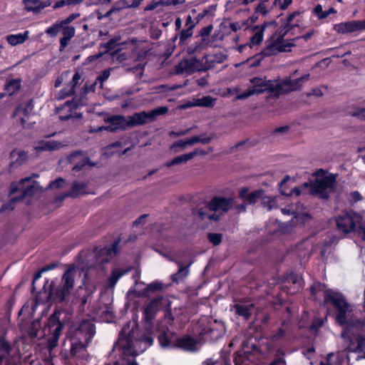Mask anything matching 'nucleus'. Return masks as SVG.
Returning <instances> with one entry per match:
<instances>
[{"mask_svg": "<svg viewBox=\"0 0 365 365\" xmlns=\"http://www.w3.org/2000/svg\"><path fill=\"white\" fill-rule=\"evenodd\" d=\"M274 350L273 337H262L259 334H247L242 342L241 349L234 356L235 365H258L262 355Z\"/></svg>", "mask_w": 365, "mask_h": 365, "instance_id": "nucleus-1", "label": "nucleus"}, {"mask_svg": "<svg viewBox=\"0 0 365 365\" xmlns=\"http://www.w3.org/2000/svg\"><path fill=\"white\" fill-rule=\"evenodd\" d=\"M313 175L314 180L303 184L305 188H309L311 195L321 199H327L334 192L336 185L334 175L328 173L322 169L317 170Z\"/></svg>", "mask_w": 365, "mask_h": 365, "instance_id": "nucleus-2", "label": "nucleus"}, {"mask_svg": "<svg viewBox=\"0 0 365 365\" xmlns=\"http://www.w3.org/2000/svg\"><path fill=\"white\" fill-rule=\"evenodd\" d=\"M299 16V13L295 11L290 14L287 21L282 26L279 32V36L275 39V51L279 52H289L291 51L292 47L294 46L293 39H284V36L289 35V36L294 34V30L298 27L299 20L294 21L297 16Z\"/></svg>", "mask_w": 365, "mask_h": 365, "instance_id": "nucleus-3", "label": "nucleus"}, {"mask_svg": "<svg viewBox=\"0 0 365 365\" xmlns=\"http://www.w3.org/2000/svg\"><path fill=\"white\" fill-rule=\"evenodd\" d=\"M60 312H53L42 329L43 335L48 336L47 344L49 349H53L58 346L60 336L65 326L64 322L60 320Z\"/></svg>", "mask_w": 365, "mask_h": 365, "instance_id": "nucleus-4", "label": "nucleus"}, {"mask_svg": "<svg viewBox=\"0 0 365 365\" xmlns=\"http://www.w3.org/2000/svg\"><path fill=\"white\" fill-rule=\"evenodd\" d=\"M76 272L75 266L71 265L63 273L61 284L50 290L48 297L58 303L63 302L73 288Z\"/></svg>", "mask_w": 365, "mask_h": 365, "instance_id": "nucleus-5", "label": "nucleus"}, {"mask_svg": "<svg viewBox=\"0 0 365 365\" xmlns=\"http://www.w3.org/2000/svg\"><path fill=\"white\" fill-rule=\"evenodd\" d=\"M168 112L167 106L158 107L149 112L142 111L135 113L130 116H128L130 128L142 125L148 123L154 122L159 115H165Z\"/></svg>", "mask_w": 365, "mask_h": 365, "instance_id": "nucleus-6", "label": "nucleus"}, {"mask_svg": "<svg viewBox=\"0 0 365 365\" xmlns=\"http://www.w3.org/2000/svg\"><path fill=\"white\" fill-rule=\"evenodd\" d=\"M205 61L204 66L202 65L197 57L183 59L175 66V73L180 74L186 72L187 74H192L195 71H207L213 68V64L207 65L208 62L207 56L202 57V61Z\"/></svg>", "mask_w": 365, "mask_h": 365, "instance_id": "nucleus-7", "label": "nucleus"}, {"mask_svg": "<svg viewBox=\"0 0 365 365\" xmlns=\"http://www.w3.org/2000/svg\"><path fill=\"white\" fill-rule=\"evenodd\" d=\"M278 284H280L281 289H287L289 294H294L302 287L304 282L301 274L292 272L275 280V285Z\"/></svg>", "mask_w": 365, "mask_h": 365, "instance_id": "nucleus-8", "label": "nucleus"}, {"mask_svg": "<svg viewBox=\"0 0 365 365\" xmlns=\"http://www.w3.org/2000/svg\"><path fill=\"white\" fill-rule=\"evenodd\" d=\"M250 82L253 84L252 88H248L243 93H240L237 98L239 99L247 98L254 94L263 93L266 91L269 93V96H272L274 93V84L271 83V81L267 82L262 78L255 77L250 80Z\"/></svg>", "mask_w": 365, "mask_h": 365, "instance_id": "nucleus-9", "label": "nucleus"}, {"mask_svg": "<svg viewBox=\"0 0 365 365\" xmlns=\"http://www.w3.org/2000/svg\"><path fill=\"white\" fill-rule=\"evenodd\" d=\"M225 332V329L224 325L215 321L200 328L198 331V335L205 341L215 342L222 337Z\"/></svg>", "mask_w": 365, "mask_h": 365, "instance_id": "nucleus-10", "label": "nucleus"}, {"mask_svg": "<svg viewBox=\"0 0 365 365\" xmlns=\"http://www.w3.org/2000/svg\"><path fill=\"white\" fill-rule=\"evenodd\" d=\"M233 198L221 196H215L209 201H204L199 205L206 207L210 212H220L227 213L232 207Z\"/></svg>", "mask_w": 365, "mask_h": 365, "instance_id": "nucleus-11", "label": "nucleus"}, {"mask_svg": "<svg viewBox=\"0 0 365 365\" xmlns=\"http://www.w3.org/2000/svg\"><path fill=\"white\" fill-rule=\"evenodd\" d=\"M360 219L361 217L354 212H343L336 218L337 228L344 233L352 232Z\"/></svg>", "mask_w": 365, "mask_h": 365, "instance_id": "nucleus-12", "label": "nucleus"}, {"mask_svg": "<svg viewBox=\"0 0 365 365\" xmlns=\"http://www.w3.org/2000/svg\"><path fill=\"white\" fill-rule=\"evenodd\" d=\"M121 239L120 237L114 240L110 245H106L98 250V247L94 248L98 258L101 259L103 262H110L120 250L119 245Z\"/></svg>", "mask_w": 365, "mask_h": 365, "instance_id": "nucleus-13", "label": "nucleus"}, {"mask_svg": "<svg viewBox=\"0 0 365 365\" xmlns=\"http://www.w3.org/2000/svg\"><path fill=\"white\" fill-rule=\"evenodd\" d=\"M67 160L68 163L73 165V170L75 172L81 171L86 165H94L87 153L82 150L73 151L68 155Z\"/></svg>", "mask_w": 365, "mask_h": 365, "instance_id": "nucleus-14", "label": "nucleus"}, {"mask_svg": "<svg viewBox=\"0 0 365 365\" xmlns=\"http://www.w3.org/2000/svg\"><path fill=\"white\" fill-rule=\"evenodd\" d=\"M159 335L158 337L160 346L164 349H176L177 334L171 331L169 327H160L158 328Z\"/></svg>", "mask_w": 365, "mask_h": 365, "instance_id": "nucleus-15", "label": "nucleus"}, {"mask_svg": "<svg viewBox=\"0 0 365 365\" xmlns=\"http://www.w3.org/2000/svg\"><path fill=\"white\" fill-rule=\"evenodd\" d=\"M274 55V34H272L269 38V43L266 48H263L262 51L253 57L247 59V62L250 67H257L259 66L261 61L264 57H269Z\"/></svg>", "mask_w": 365, "mask_h": 365, "instance_id": "nucleus-16", "label": "nucleus"}, {"mask_svg": "<svg viewBox=\"0 0 365 365\" xmlns=\"http://www.w3.org/2000/svg\"><path fill=\"white\" fill-rule=\"evenodd\" d=\"M163 299V297H158L152 299L144 307L143 318L146 322H151L155 317L158 311L160 309Z\"/></svg>", "mask_w": 365, "mask_h": 365, "instance_id": "nucleus-17", "label": "nucleus"}, {"mask_svg": "<svg viewBox=\"0 0 365 365\" xmlns=\"http://www.w3.org/2000/svg\"><path fill=\"white\" fill-rule=\"evenodd\" d=\"M309 78V74H306L303 76H302L299 78L293 80V81H289L284 85H283V87L279 85H275V96L278 93H279L282 91L284 92L290 91H295L300 89L303 85V83L308 81Z\"/></svg>", "mask_w": 365, "mask_h": 365, "instance_id": "nucleus-18", "label": "nucleus"}, {"mask_svg": "<svg viewBox=\"0 0 365 365\" xmlns=\"http://www.w3.org/2000/svg\"><path fill=\"white\" fill-rule=\"evenodd\" d=\"M110 125L107 127V130L111 132H116L117 130H125L130 128L129 119L122 115H117L110 117L108 120Z\"/></svg>", "mask_w": 365, "mask_h": 365, "instance_id": "nucleus-19", "label": "nucleus"}, {"mask_svg": "<svg viewBox=\"0 0 365 365\" xmlns=\"http://www.w3.org/2000/svg\"><path fill=\"white\" fill-rule=\"evenodd\" d=\"M192 213L195 217H197L200 220L207 219L214 222H219L222 215L221 213L217 214V212H210L208 209L202 207V205H197L193 208Z\"/></svg>", "mask_w": 365, "mask_h": 365, "instance_id": "nucleus-20", "label": "nucleus"}, {"mask_svg": "<svg viewBox=\"0 0 365 365\" xmlns=\"http://www.w3.org/2000/svg\"><path fill=\"white\" fill-rule=\"evenodd\" d=\"M79 16V13H73L70 14L68 16H67L65 19L59 22H56L53 24L52 26L48 27L46 29L45 33L51 37H54L58 34V33L61 30V28L63 27V25L68 26L69 24H71L73 21H74Z\"/></svg>", "mask_w": 365, "mask_h": 365, "instance_id": "nucleus-21", "label": "nucleus"}, {"mask_svg": "<svg viewBox=\"0 0 365 365\" xmlns=\"http://www.w3.org/2000/svg\"><path fill=\"white\" fill-rule=\"evenodd\" d=\"M96 334L95 325L86 321H83L78 329L75 331V334H83L86 344H88Z\"/></svg>", "mask_w": 365, "mask_h": 365, "instance_id": "nucleus-22", "label": "nucleus"}, {"mask_svg": "<svg viewBox=\"0 0 365 365\" xmlns=\"http://www.w3.org/2000/svg\"><path fill=\"white\" fill-rule=\"evenodd\" d=\"M255 305L253 303H236L234 304L235 314L242 317L245 320H249L252 314Z\"/></svg>", "mask_w": 365, "mask_h": 365, "instance_id": "nucleus-23", "label": "nucleus"}, {"mask_svg": "<svg viewBox=\"0 0 365 365\" xmlns=\"http://www.w3.org/2000/svg\"><path fill=\"white\" fill-rule=\"evenodd\" d=\"M197 341L191 336L186 334L177 339L176 349L184 351H194L196 350Z\"/></svg>", "mask_w": 365, "mask_h": 365, "instance_id": "nucleus-24", "label": "nucleus"}, {"mask_svg": "<svg viewBox=\"0 0 365 365\" xmlns=\"http://www.w3.org/2000/svg\"><path fill=\"white\" fill-rule=\"evenodd\" d=\"M62 31L63 37L60 38V51H63L68 45L71 39L75 36L76 29L73 26H63L61 28Z\"/></svg>", "mask_w": 365, "mask_h": 365, "instance_id": "nucleus-25", "label": "nucleus"}, {"mask_svg": "<svg viewBox=\"0 0 365 365\" xmlns=\"http://www.w3.org/2000/svg\"><path fill=\"white\" fill-rule=\"evenodd\" d=\"M21 330L22 331H24L28 336L34 339L38 336V334L39 331L43 329L41 325V319L38 318L34 320H33L26 328L24 327H21Z\"/></svg>", "mask_w": 365, "mask_h": 365, "instance_id": "nucleus-26", "label": "nucleus"}, {"mask_svg": "<svg viewBox=\"0 0 365 365\" xmlns=\"http://www.w3.org/2000/svg\"><path fill=\"white\" fill-rule=\"evenodd\" d=\"M28 154L24 150H13L10 153V167L16 168L23 165L27 160Z\"/></svg>", "mask_w": 365, "mask_h": 365, "instance_id": "nucleus-27", "label": "nucleus"}, {"mask_svg": "<svg viewBox=\"0 0 365 365\" xmlns=\"http://www.w3.org/2000/svg\"><path fill=\"white\" fill-rule=\"evenodd\" d=\"M118 39L111 38L106 43H103L100 44V48H105L104 51L98 52L97 54L90 56L88 57L89 61H93L98 60L101 57H102L105 53L111 51L115 49L116 46L118 45Z\"/></svg>", "mask_w": 365, "mask_h": 365, "instance_id": "nucleus-28", "label": "nucleus"}, {"mask_svg": "<svg viewBox=\"0 0 365 365\" xmlns=\"http://www.w3.org/2000/svg\"><path fill=\"white\" fill-rule=\"evenodd\" d=\"M334 29L339 34H348L357 31L356 21H349L336 24L334 25Z\"/></svg>", "mask_w": 365, "mask_h": 365, "instance_id": "nucleus-29", "label": "nucleus"}, {"mask_svg": "<svg viewBox=\"0 0 365 365\" xmlns=\"http://www.w3.org/2000/svg\"><path fill=\"white\" fill-rule=\"evenodd\" d=\"M61 143L55 140H40L35 147L36 152L51 151L58 149Z\"/></svg>", "mask_w": 365, "mask_h": 365, "instance_id": "nucleus-30", "label": "nucleus"}, {"mask_svg": "<svg viewBox=\"0 0 365 365\" xmlns=\"http://www.w3.org/2000/svg\"><path fill=\"white\" fill-rule=\"evenodd\" d=\"M197 150H194V151L188 153L178 155V156L174 158L173 159H172L171 160L167 162L165 165L168 168H170V167L176 165L186 163L188 160L192 159L197 155Z\"/></svg>", "mask_w": 365, "mask_h": 365, "instance_id": "nucleus-31", "label": "nucleus"}, {"mask_svg": "<svg viewBox=\"0 0 365 365\" xmlns=\"http://www.w3.org/2000/svg\"><path fill=\"white\" fill-rule=\"evenodd\" d=\"M178 264L179 266L178 271L171 275L172 282L176 284H178L180 281L182 280L189 274V267L190 266V264L187 266H183L180 262H178Z\"/></svg>", "mask_w": 365, "mask_h": 365, "instance_id": "nucleus-32", "label": "nucleus"}, {"mask_svg": "<svg viewBox=\"0 0 365 365\" xmlns=\"http://www.w3.org/2000/svg\"><path fill=\"white\" fill-rule=\"evenodd\" d=\"M29 31H25L24 33L17 34H11L6 36V41L10 45L16 46L24 43L29 38Z\"/></svg>", "mask_w": 365, "mask_h": 365, "instance_id": "nucleus-33", "label": "nucleus"}, {"mask_svg": "<svg viewBox=\"0 0 365 365\" xmlns=\"http://www.w3.org/2000/svg\"><path fill=\"white\" fill-rule=\"evenodd\" d=\"M208 42L205 38H200L195 41L187 47V53L192 55L200 53L207 46Z\"/></svg>", "mask_w": 365, "mask_h": 365, "instance_id": "nucleus-34", "label": "nucleus"}, {"mask_svg": "<svg viewBox=\"0 0 365 365\" xmlns=\"http://www.w3.org/2000/svg\"><path fill=\"white\" fill-rule=\"evenodd\" d=\"M303 207L302 205H298L296 209L293 208H283L281 210L283 214H292L295 219H302L304 220L306 218H309V215L303 210Z\"/></svg>", "mask_w": 365, "mask_h": 365, "instance_id": "nucleus-35", "label": "nucleus"}, {"mask_svg": "<svg viewBox=\"0 0 365 365\" xmlns=\"http://www.w3.org/2000/svg\"><path fill=\"white\" fill-rule=\"evenodd\" d=\"M87 185L84 182H78L75 181L72 184L71 190H69L70 196L71 198H76L79 195L86 194V188Z\"/></svg>", "mask_w": 365, "mask_h": 365, "instance_id": "nucleus-36", "label": "nucleus"}, {"mask_svg": "<svg viewBox=\"0 0 365 365\" xmlns=\"http://www.w3.org/2000/svg\"><path fill=\"white\" fill-rule=\"evenodd\" d=\"M13 346L3 336H0V355L5 358H13L11 351Z\"/></svg>", "mask_w": 365, "mask_h": 365, "instance_id": "nucleus-37", "label": "nucleus"}, {"mask_svg": "<svg viewBox=\"0 0 365 365\" xmlns=\"http://www.w3.org/2000/svg\"><path fill=\"white\" fill-rule=\"evenodd\" d=\"M21 80L20 78L6 81L4 86V91H6L9 96H12L21 89Z\"/></svg>", "mask_w": 365, "mask_h": 365, "instance_id": "nucleus-38", "label": "nucleus"}, {"mask_svg": "<svg viewBox=\"0 0 365 365\" xmlns=\"http://www.w3.org/2000/svg\"><path fill=\"white\" fill-rule=\"evenodd\" d=\"M193 34V26H189V28H187L185 29H182L180 31L179 34H175L173 37V41L175 42L178 38H179V44L183 45L185 41L190 38Z\"/></svg>", "mask_w": 365, "mask_h": 365, "instance_id": "nucleus-39", "label": "nucleus"}, {"mask_svg": "<svg viewBox=\"0 0 365 365\" xmlns=\"http://www.w3.org/2000/svg\"><path fill=\"white\" fill-rule=\"evenodd\" d=\"M163 289V284L158 280H155L150 284H148L146 287H145L142 292L140 295L145 297H148L150 292H155L158 291H161Z\"/></svg>", "mask_w": 365, "mask_h": 365, "instance_id": "nucleus-40", "label": "nucleus"}, {"mask_svg": "<svg viewBox=\"0 0 365 365\" xmlns=\"http://www.w3.org/2000/svg\"><path fill=\"white\" fill-rule=\"evenodd\" d=\"M81 79V75L76 72L74 73L72 81L71 82V86L69 89L66 90V88L62 89L60 91L61 96L62 98L68 97L74 94L75 93V88L78 83L79 80Z\"/></svg>", "mask_w": 365, "mask_h": 365, "instance_id": "nucleus-41", "label": "nucleus"}, {"mask_svg": "<svg viewBox=\"0 0 365 365\" xmlns=\"http://www.w3.org/2000/svg\"><path fill=\"white\" fill-rule=\"evenodd\" d=\"M215 103V98L210 96H203L201 98H197L195 102V106L204 108H212Z\"/></svg>", "mask_w": 365, "mask_h": 365, "instance_id": "nucleus-42", "label": "nucleus"}, {"mask_svg": "<svg viewBox=\"0 0 365 365\" xmlns=\"http://www.w3.org/2000/svg\"><path fill=\"white\" fill-rule=\"evenodd\" d=\"M35 194L34 185H29L26 186L19 196L14 197V200H24L26 197L33 196Z\"/></svg>", "mask_w": 365, "mask_h": 365, "instance_id": "nucleus-43", "label": "nucleus"}, {"mask_svg": "<svg viewBox=\"0 0 365 365\" xmlns=\"http://www.w3.org/2000/svg\"><path fill=\"white\" fill-rule=\"evenodd\" d=\"M86 344L81 341L72 342L70 350L71 355L74 356H78V354L81 351H86Z\"/></svg>", "mask_w": 365, "mask_h": 365, "instance_id": "nucleus-44", "label": "nucleus"}, {"mask_svg": "<svg viewBox=\"0 0 365 365\" xmlns=\"http://www.w3.org/2000/svg\"><path fill=\"white\" fill-rule=\"evenodd\" d=\"M212 137L208 136L206 137L205 134H201L200 135H195L190 138H189L188 143L190 145H193L194 143H201L202 144H208L211 142Z\"/></svg>", "mask_w": 365, "mask_h": 365, "instance_id": "nucleus-45", "label": "nucleus"}, {"mask_svg": "<svg viewBox=\"0 0 365 365\" xmlns=\"http://www.w3.org/2000/svg\"><path fill=\"white\" fill-rule=\"evenodd\" d=\"M289 180H290V178L289 176H286L284 178V180L280 182V187H279V189L281 190V192L283 195H295L296 196H299L301 194V190L298 187H294V188L292 189L290 193H287L284 190V186L286 185L287 182H289Z\"/></svg>", "mask_w": 365, "mask_h": 365, "instance_id": "nucleus-46", "label": "nucleus"}, {"mask_svg": "<svg viewBox=\"0 0 365 365\" xmlns=\"http://www.w3.org/2000/svg\"><path fill=\"white\" fill-rule=\"evenodd\" d=\"M264 192L262 190H255L249 195L247 202L250 205L255 204L259 200L263 198Z\"/></svg>", "mask_w": 365, "mask_h": 365, "instance_id": "nucleus-47", "label": "nucleus"}, {"mask_svg": "<svg viewBox=\"0 0 365 365\" xmlns=\"http://www.w3.org/2000/svg\"><path fill=\"white\" fill-rule=\"evenodd\" d=\"M78 4V0H60L56 2L53 6V10H56L65 6H76Z\"/></svg>", "mask_w": 365, "mask_h": 365, "instance_id": "nucleus-48", "label": "nucleus"}, {"mask_svg": "<svg viewBox=\"0 0 365 365\" xmlns=\"http://www.w3.org/2000/svg\"><path fill=\"white\" fill-rule=\"evenodd\" d=\"M227 58V56L222 52L216 53L213 56V59L211 61L208 60V62L207 65H211L213 64V66H215V63H223Z\"/></svg>", "mask_w": 365, "mask_h": 365, "instance_id": "nucleus-49", "label": "nucleus"}, {"mask_svg": "<svg viewBox=\"0 0 365 365\" xmlns=\"http://www.w3.org/2000/svg\"><path fill=\"white\" fill-rule=\"evenodd\" d=\"M31 180V177H26L20 180L19 185L12 183L10 188V194H14L20 190V187L24 188V185L26 182H29Z\"/></svg>", "mask_w": 365, "mask_h": 365, "instance_id": "nucleus-50", "label": "nucleus"}, {"mask_svg": "<svg viewBox=\"0 0 365 365\" xmlns=\"http://www.w3.org/2000/svg\"><path fill=\"white\" fill-rule=\"evenodd\" d=\"M208 240L214 245H219L222 240V235L220 233H208L207 234Z\"/></svg>", "mask_w": 365, "mask_h": 365, "instance_id": "nucleus-51", "label": "nucleus"}, {"mask_svg": "<svg viewBox=\"0 0 365 365\" xmlns=\"http://www.w3.org/2000/svg\"><path fill=\"white\" fill-rule=\"evenodd\" d=\"M51 5V0L46 1H41L38 2V5L35 7L28 8L29 11H33L35 13L40 12L42 9L50 6Z\"/></svg>", "mask_w": 365, "mask_h": 365, "instance_id": "nucleus-52", "label": "nucleus"}, {"mask_svg": "<svg viewBox=\"0 0 365 365\" xmlns=\"http://www.w3.org/2000/svg\"><path fill=\"white\" fill-rule=\"evenodd\" d=\"M263 40L262 31H258L255 33L251 38L249 43L250 48H252L254 45H259Z\"/></svg>", "mask_w": 365, "mask_h": 365, "instance_id": "nucleus-53", "label": "nucleus"}, {"mask_svg": "<svg viewBox=\"0 0 365 365\" xmlns=\"http://www.w3.org/2000/svg\"><path fill=\"white\" fill-rule=\"evenodd\" d=\"M17 202H21V200H14V197H12L8 202L4 203L1 208L0 212H3L6 210H13L14 209V203Z\"/></svg>", "mask_w": 365, "mask_h": 365, "instance_id": "nucleus-54", "label": "nucleus"}, {"mask_svg": "<svg viewBox=\"0 0 365 365\" xmlns=\"http://www.w3.org/2000/svg\"><path fill=\"white\" fill-rule=\"evenodd\" d=\"M123 274V272L119 269L113 270L109 281L111 284H115L119 278Z\"/></svg>", "mask_w": 365, "mask_h": 365, "instance_id": "nucleus-55", "label": "nucleus"}, {"mask_svg": "<svg viewBox=\"0 0 365 365\" xmlns=\"http://www.w3.org/2000/svg\"><path fill=\"white\" fill-rule=\"evenodd\" d=\"M115 13L121 11L123 9L128 8V2L126 0H120L116 1L113 6Z\"/></svg>", "mask_w": 365, "mask_h": 365, "instance_id": "nucleus-56", "label": "nucleus"}, {"mask_svg": "<svg viewBox=\"0 0 365 365\" xmlns=\"http://www.w3.org/2000/svg\"><path fill=\"white\" fill-rule=\"evenodd\" d=\"M174 319H175V318H174L171 311L170 310L167 311L165 313V316H164V322H163V323H165V324L162 325L161 327H165L166 325L168 327L169 325H172L173 322H174Z\"/></svg>", "mask_w": 365, "mask_h": 365, "instance_id": "nucleus-57", "label": "nucleus"}, {"mask_svg": "<svg viewBox=\"0 0 365 365\" xmlns=\"http://www.w3.org/2000/svg\"><path fill=\"white\" fill-rule=\"evenodd\" d=\"M64 183L65 180L62 178H58L55 180L51 181L48 185V187L52 189H58L62 187Z\"/></svg>", "mask_w": 365, "mask_h": 365, "instance_id": "nucleus-58", "label": "nucleus"}, {"mask_svg": "<svg viewBox=\"0 0 365 365\" xmlns=\"http://www.w3.org/2000/svg\"><path fill=\"white\" fill-rule=\"evenodd\" d=\"M140 341L141 342L145 343L144 349H146L147 348H148V347H150V346L153 345L154 339H153V337L151 335H145V334H144V335H143L140 337Z\"/></svg>", "mask_w": 365, "mask_h": 365, "instance_id": "nucleus-59", "label": "nucleus"}, {"mask_svg": "<svg viewBox=\"0 0 365 365\" xmlns=\"http://www.w3.org/2000/svg\"><path fill=\"white\" fill-rule=\"evenodd\" d=\"M313 12L319 19H324L326 18V12L325 11H323V7L321 4H317L314 7Z\"/></svg>", "mask_w": 365, "mask_h": 365, "instance_id": "nucleus-60", "label": "nucleus"}, {"mask_svg": "<svg viewBox=\"0 0 365 365\" xmlns=\"http://www.w3.org/2000/svg\"><path fill=\"white\" fill-rule=\"evenodd\" d=\"M212 29L213 26L212 24L202 28L199 32V35L202 37L201 38H205V37L209 36L212 31Z\"/></svg>", "mask_w": 365, "mask_h": 365, "instance_id": "nucleus-61", "label": "nucleus"}, {"mask_svg": "<svg viewBox=\"0 0 365 365\" xmlns=\"http://www.w3.org/2000/svg\"><path fill=\"white\" fill-rule=\"evenodd\" d=\"M293 0H275V6H279L281 10H285L292 4Z\"/></svg>", "mask_w": 365, "mask_h": 365, "instance_id": "nucleus-62", "label": "nucleus"}, {"mask_svg": "<svg viewBox=\"0 0 365 365\" xmlns=\"http://www.w3.org/2000/svg\"><path fill=\"white\" fill-rule=\"evenodd\" d=\"M0 365H17L13 358H5L0 355Z\"/></svg>", "mask_w": 365, "mask_h": 365, "instance_id": "nucleus-63", "label": "nucleus"}, {"mask_svg": "<svg viewBox=\"0 0 365 365\" xmlns=\"http://www.w3.org/2000/svg\"><path fill=\"white\" fill-rule=\"evenodd\" d=\"M222 362V355L220 356V359L213 361L212 359H207L202 363V365H220Z\"/></svg>", "mask_w": 365, "mask_h": 365, "instance_id": "nucleus-64", "label": "nucleus"}]
</instances>
